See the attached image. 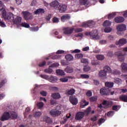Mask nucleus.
<instances>
[{"label": "nucleus", "mask_w": 127, "mask_h": 127, "mask_svg": "<svg viewBox=\"0 0 127 127\" xmlns=\"http://www.w3.org/2000/svg\"><path fill=\"white\" fill-rule=\"evenodd\" d=\"M35 14H42L45 12V10L43 8L37 9L35 12Z\"/></svg>", "instance_id": "obj_24"}, {"label": "nucleus", "mask_w": 127, "mask_h": 127, "mask_svg": "<svg viewBox=\"0 0 127 127\" xmlns=\"http://www.w3.org/2000/svg\"><path fill=\"white\" fill-rule=\"evenodd\" d=\"M22 14H23V16L26 20H29V19H32V15L27 11H22Z\"/></svg>", "instance_id": "obj_5"}, {"label": "nucleus", "mask_w": 127, "mask_h": 127, "mask_svg": "<svg viewBox=\"0 0 127 127\" xmlns=\"http://www.w3.org/2000/svg\"><path fill=\"white\" fill-rule=\"evenodd\" d=\"M53 22L54 23H58L59 22V19L56 17L53 18Z\"/></svg>", "instance_id": "obj_48"}, {"label": "nucleus", "mask_w": 127, "mask_h": 127, "mask_svg": "<svg viewBox=\"0 0 127 127\" xmlns=\"http://www.w3.org/2000/svg\"><path fill=\"white\" fill-rule=\"evenodd\" d=\"M2 15L4 20H14V17H13V14L10 12L6 14V11L5 10H3L2 11Z\"/></svg>", "instance_id": "obj_2"}, {"label": "nucleus", "mask_w": 127, "mask_h": 127, "mask_svg": "<svg viewBox=\"0 0 127 127\" xmlns=\"http://www.w3.org/2000/svg\"><path fill=\"white\" fill-rule=\"evenodd\" d=\"M60 55H55L52 57V59H59L60 58Z\"/></svg>", "instance_id": "obj_64"}, {"label": "nucleus", "mask_w": 127, "mask_h": 127, "mask_svg": "<svg viewBox=\"0 0 127 127\" xmlns=\"http://www.w3.org/2000/svg\"><path fill=\"white\" fill-rule=\"evenodd\" d=\"M83 57H84L83 54H77L75 55V58H77V59H82Z\"/></svg>", "instance_id": "obj_42"}, {"label": "nucleus", "mask_w": 127, "mask_h": 127, "mask_svg": "<svg viewBox=\"0 0 127 127\" xmlns=\"http://www.w3.org/2000/svg\"><path fill=\"white\" fill-rule=\"evenodd\" d=\"M50 5L51 7H53L55 9L58 10L59 8V6L60 5V3L59 2L56 0L53 1L52 2L50 3Z\"/></svg>", "instance_id": "obj_6"}, {"label": "nucleus", "mask_w": 127, "mask_h": 127, "mask_svg": "<svg viewBox=\"0 0 127 127\" xmlns=\"http://www.w3.org/2000/svg\"><path fill=\"white\" fill-rule=\"evenodd\" d=\"M35 117H40L41 116V112H36L35 114Z\"/></svg>", "instance_id": "obj_62"}, {"label": "nucleus", "mask_w": 127, "mask_h": 127, "mask_svg": "<svg viewBox=\"0 0 127 127\" xmlns=\"http://www.w3.org/2000/svg\"><path fill=\"white\" fill-rule=\"evenodd\" d=\"M84 116H85L84 112H79L76 114L75 120L76 121H81V120L84 118Z\"/></svg>", "instance_id": "obj_12"}, {"label": "nucleus", "mask_w": 127, "mask_h": 127, "mask_svg": "<svg viewBox=\"0 0 127 127\" xmlns=\"http://www.w3.org/2000/svg\"><path fill=\"white\" fill-rule=\"evenodd\" d=\"M52 98L54 99V100H57L58 99H60L61 98V95L59 93H55L52 94Z\"/></svg>", "instance_id": "obj_21"}, {"label": "nucleus", "mask_w": 127, "mask_h": 127, "mask_svg": "<svg viewBox=\"0 0 127 127\" xmlns=\"http://www.w3.org/2000/svg\"><path fill=\"white\" fill-rule=\"evenodd\" d=\"M91 70V67L89 66L85 65L83 67V72H89Z\"/></svg>", "instance_id": "obj_40"}, {"label": "nucleus", "mask_w": 127, "mask_h": 127, "mask_svg": "<svg viewBox=\"0 0 127 127\" xmlns=\"http://www.w3.org/2000/svg\"><path fill=\"white\" fill-rule=\"evenodd\" d=\"M56 72L57 74H58V75H60V76H64V75H65V72H64V71L61 69H57Z\"/></svg>", "instance_id": "obj_29"}, {"label": "nucleus", "mask_w": 127, "mask_h": 127, "mask_svg": "<svg viewBox=\"0 0 127 127\" xmlns=\"http://www.w3.org/2000/svg\"><path fill=\"white\" fill-rule=\"evenodd\" d=\"M37 106L38 109H42L44 107V103L43 102H38Z\"/></svg>", "instance_id": "obj_39"}, {"label": "nucleus", "mask_w": 127, "mask_h": 127, "mask_svg": "<svg viewBox=\"0 0 127 127\" xmlns=\"http://www.w3.org/2000/svg\"><path fill=\"white\" fill-rule=\"evenodd\" d=\"M85 35L90 36L91 39H98L99 38L97 30H94L90 32H86L85 33Z\"/></svg>", "instance_id": "obj_3"}, {"label": "nucleus", "mask_w": 127, "mask_h": 127, "mask_svg": "<svg viewBox=\"0 0 127 127\" xmlns=\"http://www.w3.org/2000/svg\"><path fill=\"white\" fill-rule=\"evenodd\" d=\"M100 93L101 96H109V95H113L115 94V91H112V90H111V88L103 87L100 89Z\"/></svg>", "instance_id": "obj_1"}, {"label": "nucleus", "mask_w": 127, "mask_h": 127, "mask_svg": "<svg viewBox=\"0 0 127 127\" xmlns=\"http://www.w3.org/2000/svg\"><path fill=\"white\" fill-rule=\"evenodd\" d=\"M104 31L107 33L112 31V28L110 27H106L104 29Z\"/></svg>", "instance_id": "obj_51"}, {"label": "nucleus", "mask_w": 127, "mask_h": 127, "mask_svg": "<svg viewBox=\"0 0 127 127\" xmlns=\"http://www.w3.org/2000/svg\"><path fill=\"white\" fill-rule=\"evenodd\" d=\"M112 24V22L109 21V20H106L104 21V22L103 24V26H111V25Z\"/></svg>", "instance_id": "obj_31"}, {"label": "nucleus", "mask_w": 127, "mask_h": 127, "mask_svg": "<svg viewBox=\"0 0 127 127\" xmlns=\"http://www.w3.org/2000/svg\"><path fill=\"white\" fill-rule=\"evenodd\" d=\"M63 31L64 34H72V33H73V31H74V28L70 27L64 28L63 29Z\"/></svg>", "instance_id": "obj_11"}, {"label": "nucleus", "mask_w": 127, "mask_h": 127, "mask_svg": "<svg viewBox=\"0 0 127 127\" xmlns=\"http://www.w3.org/2000/svg\"><path fill=\"white\" fill-rule=\"evenodd\" d=\"M75 32H82L83 29L82 28H76L74 30Z\"/></svg>", "instance_id": "obj_60"}, {"label": "nucleus", "mask_w": 127, "mask_h": 127, "mask_svg": "<svg viewBox=\"0 0 127 127\" xmlns=\"http://www.w3.org/2000/svg\"><path fill=\"white\" fill-rule=\"evenodd\" d=\"M80 52H81V50L79 49H75L72 52V53H80Z\"/></svg>", "instance_id": "obj_63"}, {"label": "nucleus", "mask_w": 127, "mask_h": 127, "mask_svg": "<svg viewBox=\"0 0 127 127\" xmlns=\"http://www.w3.org/2000/svg\"><path fill=\"white\" fill-rule=\"evenodd\" d=\"M75 92H76L75 89L71 88L67 91L66 95L72 96V95H74V94H75Z\"/></svg>", "instance_id": "obj_27"}, {"label": "nucleus", "mask_w": 127, "mask_h": 127, "mask_svg": "<svg viewBox=\"0 0 127 127\" xmlns=\"http://www.w3.org/2000/svg\"><path fill=\"white\" fill-rule=\"evenodd\" d=\"M95 26V22L93 21H91L88 23V27L90 28H93Z\"/></svg>", "instance_id": "obj_36"}, {"label": "nucleus", "mask_w": 127, "mask_h": 127, "mask_svg": "<svg viewBox=\"0 0 127 127\" xmlns=\"http://www.w3.org/2000/svg\"><path fill=\"white\" fill-rule=\"evenodd\" d=\"M113 101H108V100H103L102 102V105L105 106V108L107 109L109 108H112L113 106Z\"/></svg>", "instance_id": "obj_10"}, {"label": "nucleus", "mask_w": 127, "mask_h": 127, "mask_svg": "<svg viewBox=\"0 0 127 127\" xmlns=\"http://www.w3.org/2000/svg\"><path fill=\"white\" fill-rule=\"evenodd\" d=\"M116 23H122L125 21V19L123 17H117L115 18Z\"/></svg>", "instance_id": "obj_20"}, {"label": "nucleus", "mask_w": 127, "mask_h": 127, "mask_svg": "<svg viewBox=\"0 0 127 127\" xmlns=\"http://www.w3.org/2000/svg\"><path fill=\"white\" fill-rule=\"evenodd\" d=\"M50 115H51L52 117H58V116L61 115V112L52 109L50 111Z\"/></svg>", "instance_id": "obj_13"}, {"label": "nucleus", "mask_w": 127, "mask_h": 127, "mask_svg": "<svg viewBox=\"0 0 127 127\" xmlns=\"http://www.w3.org/2000/svg\"><path fill=\"white\" fill-rule=\"evenodd\" d=\"M100 77H106L107 76V70L103 69L99 72Z\"/></svg>", "instance_id": "obj_25"}, {"label": "nucleus", "mask_w": 127, "mask_h": 127, "mask_svg": "<svg viewBox=\"0 0 127 127\" xmlns=\"http://www.w3.org/2000/svg\"><path fill=\"white\" fill-rule=\"evenodd\" d=\"M14 22L16 24H19L21 22V17H17L14 20Z\"/></svg>", "instance_id": "obj_34"}, {"label": "nucleus", "mask_w": 127, "mask_h": 127, "mask_svg": "<svg viewBox=\"0 0 127 127\" xmlns=\"http://www.w3.org/2000/svg\"><path fill=\"white\" fill-rule=\"evenodd\" d=\"M58 66H59V64L55 63V64H51V65L50 66V67H51L52 68H54L55 67H58Z\"/></svg>", "instance_id": "obj_57"}, {"label": "nucleus", "mask_w": 127, "mask_h": 127, "mask_svg": "<svg viewBox=\"0 0 127 127\" xmlns=\"http://www.w3.org/2000/svg\"><path fill=\"white\" fill-rule=\"evenodd\" d=\"M57 10H59L60 13H64L66 10H67V5L65 4H61L59 6V8Z\"/></svg>", "instance_id": "obj_8"}, {"label": "nucleus", "mask_w": 127, "mask_h": 127, "mask_svg": "<svg viewBox=\"0 0 127 127\" xmlns=\"http://www.w3.org/2000/svg\"><path fill=\"white\" fill-rule=\"evenodd\" d=\"M114 75H121V71L120 70H115L112 72Z\"/></svg>", "instance_id": "obj_50"}, {"label": "nucleus", "mask_w": 127, "mask_h": 127, "mask_svg": "<svg viewBox=\"0 0 127 127\" xmlns=\"http://www.w3.org/2000/svg\"><path fill=\"white\" fill-rule=\"evenodd\" d=\"M127 43V39L122 38L116 42V45H125Z\"/></svg>", "instance_id": "obj_15"}, {"label": "nucleus", "mask_w": 127, "mask_h": 127, "mask_svg": "<svg viewBox=\"0 0 127 127\" xmlns=\"http://www.w3.org/2000/svg\"><path fill=\"white\" fill-rule=\"evenodd\" d=\"M88 0H79V4L80 5H86L88 4Z\"/></svg>", "instance_id": "obj_33"}, {"label": "nucleus", "mask_w": 127, "mask_h": 127, "mask_svg": "<svg viewBox=\"0 0 127 127\" xmlns=\"http://www.w3.org/2000/svg\"><path fill=\"white\" fill-rule=\"evenodd\" d=\"M96 58L98 60H104L105 59V56L103 55H98L96 56Z\"/></svg>", "instance_id": "obj_41"}, {"label": "nucleus", "mask_w": 127, "mask_h": 127, "mask_svg": "<svg viewBox=\"0 0 127 127\" xmlns=\"http://www.w3.org/2000/svg\"><path fill=\"white\" fill-rule=\"evenodd\" d=\"M115 55L118 57V59L120 62H123L125 60V57L122 53V52H117L115 53Z\"/></svg>", "instance_id": "obj_14"}, {"label": "nucleus", "mask_w": 127, "mask_h": 127, "mask_svg": "<svg viewBox=\"0 0 127 127\" xmlns=\"http://www.w3.org/2000/svg\"><path fill=\"white\" fill-rule=\"evenodd\" d=\"M91 64L93 66H97V65H99V62H96L95 61H93L91 62Z\"/></svg>", "instance_id": "obj_59"}, {"label": "nucleus", "mask_w": 127, "mask_h": 127, "mask_svg": "<svg viewBox=\"0 0 127 127\" xmlns=\"http://www.w3.org/2000/svg\"><path fill=\"white\" fill-rule=\"evenodd\" d=\"M87 115H89L91 113V107H88L86 110L84 112Z\"/></svg>", "instance_id": "obj_52"}, {"label": "nucleus", "mask_w": 127, "mask_h": 127, "mask_svg": "<svg viewBox=\"0 0 127 127\" xmlns=\"http://www.w3.org/2000/svg\"><path fill=\"white\" fill-rule=\"evenodd\" d=\"M44 72L45 73H48V74H51V73H52V72H53V70H52V69H51L50 68H49L45 69Z\"/></svg>", "instance_id": "obj_44"}, {"label": "nucleus", "mask_w": 127, "mask_h": 127, "mask_svg": "<svg viewBox=\"0 0 127 127\" xmlns=\"http://www.w3.org/2000/svg\"><path fill=\"white\" fill-rule=\"evenodd\" d=\"M18 117L17 114L15 112H12L9 114V118L11 120H16Z\"/></svg>", "instance_id": "obj_17"}, {"label": "nucleus", "mask_w": 127, "mask_h": 127, "mask_svg": "<svg viewBox=\"0 0 127 127\" xmlns=\"http://www.w3.org/2000/svg\"><path fill=\"white\" fill-rule=\"evenodd\" d=\"M127 29V26L126 25L122 24L119 25L117 27V34H120V32L125 31Z\"/></svg>", "instance_id": "obj_9"}, {"label": "nucleus", "mask_w": 127, "mask_h": 127, "mask_svg": "<svg viewBox=\"0 0 127 127\" xmlns=\"http://www.w3.org/2000/svg\"><path fill=\"white\" fill-rule=\"evenodd\" d=\"M73 71L74 69L72 67L67 66L66 68H65V72H66V73H73Z\"/></svg>", "instance_id": "obj_26"}, {"label": "nucleus", "mask_w": 127, "mask_h": 127, "mask_svg": "<svg viewBox=\"0 0 127 127\" xmlns=\"http://www.w3.org/2000/svg\"><path fill=\"white\" fill-rule=\"evenodd\" d=\"M122 71L123 73H127V64L124 63L121 64Z\"/></svg>", "instance_id": "obj_19"}, {"label": "nucleus", "mask_w": 127, "mask_h": 127, "mask_svg": "<svg viewBox=\"0 0 127 127\" xmlns=\"http://www.w3.org/2000/svg\"><path fill=\"white\" fill-rule=\"evenodd\" d=\"M65 57L67 61H72L73 60V56L71 55H67Z\"/></svg>", "instance_id": "obj_32"}, {"label": "nucleus", "mask_w": 127, "mask_h": 127, "mask_svg": "<svg viewBox=\"0 0 127 127\" xmlns=\"http://www.w3.org/2000/svg\"><path fill=\"white\" fill-rule=\"evenodd\" d=\"M104 69L106 71V72H109V73H112V69L108 65H106L104 67Z\"/></svg>", "instance_id": "obj_38"}, {"label": "nucleus", "mask_w": 127, "mask_h": 127, "mask_svg": "<svg viewBox=\"0 0 127 127\" xmlns=\"http://www.w3.org/2000/svg\"><path fill=\"white\" fill-rule=\"evenodd\" d=\"M3 10H5L3 9V3H2V1H0V11H1V13H2Z\"/></svg>", "instance_id": "obj_45"}, {"label": "nucleus", "mask_w": 127, "mask_h": 127, "mask_svg": "<svg viewBox=\"0 0 127 127\" xmlns=\"http://www.w3.org/2000/svg\"><path fill=\"white\" fill-rule=\"evenodd\" d=\"M60 80L61 82H63L64 83L68 82V78H60Z\"/></svg>", "instance_id": "obj_54"}, {"label": "nucleus", "mask_w": 127, "mask_h": 127, "mask_svg": "<svg viewBox=\"0 0 127 127\" xmlns=\"http://www.w3.org/2000/svg\"><path fill=\"white\" fill-rule=\"evenodd\" d=\"M80 62L83 64H85V65H88V64H89V60L86 58H82L80 60Z\"/></svg>", "instance_id": "obj_28"}, {"label": "nucleus", "mask_w": 127, "mask_h": 127, "mask_svg": "<svg viewBox=\"0 0 127 127\" xmlns=\"http://www.w3.org/2000/svg\"><path fill=\"white\" fill-rule=\"evenodd\" d=\"M97 100H98V98L96 96H92L89 98L90 102H97Z\"/></svg>", "instance_id": "obj_43"}, {"label": "nucleus", "mask_w": 127, "mask_h": 127, "mask_svg": "<svg viewBox=\"0 0 127 127\" xmlns=\"http://www.w3.org/2000/svg\"><path fill=\"white\" fill-rule=\"evenodd\" d=\"M69 101L70 103L73 105H76L78 104V99L74 97L73 96H70L69 97Z\"/></svg>", "instance_id": "obj_16"}, {"label": "nucleus", "mask_w": 127, "mask_h": 127, "mask_svg": "<svg viewBox=\"0 0 127 127\" xmlns=\"http://www.w3.org/2000/svg\"><path fill=\"white\" fill-rule=\"evenodd\" d=\"M70 18V17L68 14H64L61 17V20L62 21H63V22H65V21H66V20H69Z\"/></svg>", "instance_id": "obj_18"}, {"label": "nucleus", "mask_w": 127, "mask_h": 127, "mask_svg": "<svg viewBox=\"0 0 127 127\" xmlns=\"http://www.w3.org/2000/svg\"><path fill=\"white\" fill-rule=\"evenodd\" d=\"M40 76L43 79H49V81L51 83H55L58 80L57 77L54 76H51V77H49V76L46 75L45 74H41Z\"/></svg>", "instance_id": "obj_4"}, {"label": "nucleus", "mask_w": 127, "mask_h": 127, "mask_svg": "<svg viewBox=\"0 0 127 127\" xmlns=\"http://www.w3.org/2000/svg\"><path fill=\"white\" fill-rule=\"evenodd\" d=\"M116 13H112V14H110L108 15V19H112V18H114L115 16H116Z\"/></svg>", "instance_id": "obj_46"}, {"label": "nucleus", "mask_w": 127, "mask_h": 127, "mask_svg": "<svg viewBox=\"0 0 127 127\" xmlns=\"http://www.w3.org/2000/svg\"><path fill=\"white\" fill-rule=\"evenodd\" d=\"M120 109H121V106L120 105H114L112 107V110H113V111H116V112H118Z\"/></svg>", "instance_id": "obj_35"}, {"label": "nucleus", "mask_w": 127, "mask_h": 127, "mask_svg": "<svg viewBox=\"0 0 127 127\" xmlns=\"http://www.w3.org/2000/svg\"><path fill=\"white\" fill-rule=\"evenodd\" d=\"M46 64V62L44 61V62L41 63L39 64V67H44V66H45Z\"/></svg>", "instance_id": "obj_56"}, {"label": "nucleus", "mask_w": 127, "mask_h": 127, "mask_svg": "<svg viewBox=\"0 0 127 127\" xmlns=\"http://www.w3.org/2000/svg\"><path fill=\"white\" fill-rule=\"evenodd\" d=\"M21 26L22 27H25V28H29L30 27V26L28 23H26L25 22H22L20 24Z\"/></svg>", "instance_id": "obj_37"}, {"label": "nucleus", "mask_w": 127, "mask_h": 127, "mask_svg": "<svg viewBox=\"0 0 127 127\" xmlns=\"http://www.w3.org/2000/svg\"><path fill=\"white\" fill-rule=\"evenodd\" d=\"M114 111H110L107 113V117H113L114 116Z\"/></svg>", "instance_id": "obj_49"}, {"label": "nucleus", "mask_w": 127, "mask_h": 127, "mask_svg": "<svg viewBox=\"0 0 127 127\" xmlns=\"http://www.w3.org/2000/svg\"><path fill=\"white\" fill-rule=\"evenodd\" d=\"M51 16H52L51 14H49L48 15H47L45 18L46 20H47V21H49V20H50L51 19Z\"/></svg>", "instance_id": "obj_55"}, {"label": "nucleus", "mask_w": 127, "mask_h": 127, "mask_svg": "<svg viewBox=\"0 0 127 127\" xmlns=\"http://www.w3.org/2000/svg\"><path fill=\"white\" fill-rule=\"evenodd\" d=\"M105 86L107 88H113L114 87V83L113 82H105Z\"/></svg>", "instance_id": "obj_30"}, {"label": "nucleus", "mask_w": 127, "mask_h": 127, "mask_svg": "<svg viewBox=\"0 0 127 127\" xmlns=\"http://www.w3.org/2000/svg\"><path fill=\"white\" fill-rule=\"evenodd\" d=\"M113 55H114V54H113V52L109 51L107 53V56H108L109 57H112Z\"/></svg>", "instance_id": "obj_61"}, {"label": "nucleus", "mask_w": 127, "mask_h": 127, "mask_svg": "<svg viewBox=\"0 0 127 127\" xmlns=\"http://www.w3.org/2000/svg\"><path fill=\"white\" fill-rule=\"evenodd\" d=\"M9 119V113L4 112L1 116L0 121H1V122H4L5 121H8Z\"/></svg>", "instance_id": "obj_7"}, {"label": "nucleus", "mask_w": 127, "mask_h": 127, "mask_svg": "<svg viewBox=\"0 0 127 127\" xmlns=\"http://www.w3.org/2000/svg\"><path fill=\"white\" fill-rule=\"evenodd\" d=\"M89 105V102H86L85 100H82L80 102V108L83 109Z\"/></svg>", "instance_id": "obj_22"}, {"label": "nucleus", "mask_w": 127, "mask_h": 127, "mask_svg": "<svg viewBox=\"0 0 127 127\" xmlns=\"http://www.w3.org/2000/svg\"><path fill=\"white\" fill-rule=\"evenodd\" d=\"M119 99L120 101L122 102H125V103H127V95H122L119 97Z\"/></svg>", "instance_id": "obj_23"}, {"label": "nucleus", "mask_w": 127, "mask_h": 127, "mask_svg": "<svg viewBox=\"0 0 127 127\" xmlns=\"http://www.w3.org/2000/svg\"><path fill=\"white\" fill-rule=\"evenodd\" d=\"M86 96H87V97H92V91H91L90 90L88 91L86 93Z\"/></svg>", "instance_id": "obj_58"}, {"label": "nucleus", "mask_w": 127, "mask_h": 127, "mask_svg": "<svg viewBox=\"0 0 127 127\" xmlns=\"http://www.w3.org/2000/svg\"><path fill=\"white\" fill-rule=\"evenodd\" d=\"M40 94L42 95V96H43V97H46V96H47V92L44 91H41Z\"/></svg>", "instance_id": "obj_53"}, {"label": "nucleus", "mask_w": 127, "mask_h": 127, "mask_svg": "<svg viewBox=\"0 0 127 127\" xmlns=\"http://www.w3.org/2000/svg\"><path fill=\"white\" fill-rule=\"evenodd\" d=\"M80 77L82 79H88L90 77V76L88 74H81Z\"/></svg>", "instance_id": "obj_47"}]
</instances>
